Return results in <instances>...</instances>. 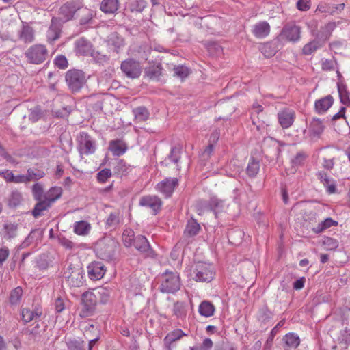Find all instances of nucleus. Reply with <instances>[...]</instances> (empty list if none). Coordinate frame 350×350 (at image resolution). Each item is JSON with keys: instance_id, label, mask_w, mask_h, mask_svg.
<instances>
[{"instance_id": "1", "label": "nucleus", "mask_w": 350, "mask_h": 350, "mask_svg": "<svg viewBox=\"0 0 350 350\" xmlns=\"http://www.w3.org/2000/svg\"><path fill=\"white\" fill-rule=\"evenodd\" d=\"M80 10L81 12L86 16V18H81V23H88L93 16L92 12L88 8H80L79 4L74 1H67L62 5L58 10V16L56 18L59 23H65L72 19L75 13Z\"/></svg>"}, {"instance_id": "2", "label": "nucleus", "mask_w": 350, "mask_h": 350, "mask_svg": "<svg viewBox=\"0 0 350 350\" xmlns=\"http://www.w3.org/2000/svg\"><path fill=\"white\" fill-rule=\"evenodd\" d=\"M27 62L31 64H41L49 57V51L46 46L35 44L30 46L24 53Z\"/></svg>"}, {"instance_id": "3", "label": "nucleus", "mask_w": 350, "mask_h": 350, "mask_svg": "<svg viewBox=\"0 0 350 350\" xmlns=\"http://www.w3.org/2000/svg\"><path fill=\"white\" fill-rule=\"evenodd\" d=\"M64 278L70 287H80L84 282V270L79 263H70L64 272Z\"/></svg>"}, {"instance_id": "4", "label": "nucleus", "mask_w": 350, "mask_h": 350, "mask_svg": "<svg viewBox=\"0 0 350 350\" xmlns=\"http://www.w3.org/2000/svg\"><path fill=\"white\" fill-rule=\"evenodd\" d=\"M160 290L163 293H174L180 288V280L176 271H165L161 276Z\"/></svg>"}, {"instance_id": "5", "label": "nucleus", "mask_w": 350, "mask_h": 350, "mask_svg": "<svg viewBox=\"0 0 350 350\" xmlns=\"http://www.w3.org/2000/svg\"><path fill=\"white\" fill-rule=\"evenodd\" d=\"M116 245L113 239L109 237L103 238L96 242L94 250L98 258L109 260L113 256Z\"/></svg>"}, {"instance_id": "6", "label": "nucleus", "mask_w": 350, "mask_h": 350, "mask_svg": "<svg viewBox=\"0 0 350 350\" xmlns=\"http://www.w3.org/2000/svg\"><path fill=\"white\" fill-rule=\"evenodd\" d=\"M66 81L72 92H79L86 83L85 73L81 70H69L65 76Z\"/></svg>"}, {"instance_id": "7", "label": "nucleus", "mask_w": 350, "mask_h": 350, "mask_svg": "<svg viewBox=\"0 0 350 350\" xmlns=\"http://www.w3.org/2000/svg\"><path fill=\"white\" fill-rule=\"evenodd\" d=\"M191 275L197 282H208L213 279L214 272L210 264L198 262L196 265Z\"/></svg>"}, {"instance_id": "8", "label": "nucleus", "mask_w": 350, "mask_h": 350, "mask_svg": "<svg viewBox=\"0 0 350 350\" xmlns=\"http://www.w3.org/2000/svg\"><path fill=\"white\" fill-rule=\"evenodd\" d=\"M82 309L80 312L81 317H88L93 314L97 304V297L94 292L87 291L82 295Z\"/></svg>"}, {"instance_id": "9", "label": "nucleus", "mask_w": 350, "mask_h": 350, "mask_svg": "<svg viewBox=\"0 0 350 350\" xmlns=\"http://www.w3.org/2000/svg\"><path fill=\"white\" fill-rule=\"evenodd\" d=\"M78 149L81 154H94L96 149V141L87 133L81 132L78 137Z\"/></svg>"}, {"instance_id": "10", "label": "nucleus", "mask_w": 350, "mask_h": 350, "mask_svg": "<svg viewBox=\"0 0 350 350\" xmlns=\"http://www.w3.org/2000/svg\"><path fill=\"white\" fill-rule=\"evenodd\" d=\"M120 68L124 74L131 79L139 78L142 71L140 63L131 58L123 61Z\"/></svg>"}, {"instance_id": "11", "label": "nucleus", "mask_w": 350, "mask_h": 350, "mask_svg": "<svg viewBox=\"0 0 350 350\" xmlns=\"http://www.w3.org/2000/svg\"><path fill=\"white\" fill-rule=\"evenodd\" d=\"M300 33L301 29L299 27L293 24H288L283 27L279 38L282 40L296 42L299 40Z\"/></svg>"}, {"instance_id": "12", "label": "nucleus", "mask_w": 350, "mask_h": 350, "mask_svg": "<svg viewBox=\"0 0 350 350\" xmlns=\"http://www.w3.org/2000/svg\"><path fill=\"white\" fill-rule=\"evenodd\" d=\"M278 118L281 126L283 129H288L293 124L295 113L293 109L286 108L278 112Z\"/></svg>"}, {"instance_id": "13", "label": "nucleus", "mask_w": 350, "mask_h": 350, "mask_svg": "<svg viewBox=\"0 0 350 350\" xmlns=\"http://www.w3.org/2000/svg\"><path fill=\"white\" fill-rule=\"evenodd\" d=\"M106 272L104 265L100 262H92L88 266V273L90 279L98 280L101 279Z\"/></svg>"}, {"instance_id": "14", "label": "nucleus", "mask_w": 350, "mask_h": 350, "mask_svg": "<svg viewBox=\"0 0 350 350\" xmlns=\"http://www.w3.org/2000/svg\"><path fill=\"white\" fill-rule=\"evenodd\" d=\"M178 185V179L176 178H165L163 181L159 183L157 185V190L165 196L170 197L173 193L174 188Z\"/></svg>"}, {"instance_id": "15", "label": "nucleus", "mask_w": 350, "mask_h": 350, "mask_svg": "<svg viewBox=\"0 0 350 350\" xmlns=\"http://www.w3.org/2000/svg\"><path fill=\"white\" fill-rule=\"evenodd\" d=\"M18 39L25 44L32 43L36 40V31L28 24H23L18 33Z\"/></svg>"}, {"instance_id": "16", "label": "nucleus", "mask_w": 350, "mask_h": 350, "mask_svg": "<svg viewBox=\"0 0 350 350\" xmlns=\"http://www.w3.org/2000/svg\"><path fill=\"white\" fill-rule=\"evenodd\" d=\"M139 205L149 207L156 214L161 209L162 202L156 196H146L140 199Z\"/></svg>"}, {"instance_id": "17", "label": "nucleus", "mask_w": 350, "mask_h": 350, "mask_svg": "<svg viewBox=\"0 0 350 350\" xmlns=\"http://www.w3.org/2000/svg\"><path fill=\"white\" fill-rule=\"evenodd\" d=\"M75 51L79 56H89L92 55L93 47L89 41L80 38L75 42Z\"/></svg>"}, {"instance_id": "18", "label": "nucleus", "mask_w": 350, "mask_h": 350, "mask_svg": "<svg viewBox=\"0 0 350 350\" xmlns=\"http://www.w3.org/2000/svg\"><path fill=\"white\" fill-rule=\"evenodd\" d=\"M42 314V310L39 306L33 308H24L21 310V319L26 323L37 320Z\"/></svg>"}, {"instance_id": "19", "label": "nucleus", "mask_w": 350, "mask_h": 350, "mask_svg": "<svg viewBox=\"0 0 350 350\" xmlns=\"http://www.w3.org/2000/svg\"><path fill=\"white\" fill-rule=\"evenodd\" d=\"M270 31L271 27L267 21H260L253 26L252 32L256 38L262 39L268 36Z\"/></svg>"}, {"instance_id": "20", "label": "nucleus", "mask_w": 350, "mask_h": 350, "mask_svg": "<svg viewBox=\"0 0 350 350\" xmlns=\"http://www.w3.org/2000/svg\"><path fill=\"white\" fill-rule=\"evenodd\" d=\"M60 23L56 18H52L51 25L46 31V40L49 43H53L59 39L61 34V29L59 25Z\"/></svg>"}, {"instance_id": "21", "label": "nucleus", "mask_w": 350, "mask_h": 350, "mask_svg": "<svg viewBox=\"0 0 350 350\" xmlns=\"http://www.w3.org/2000/svg\"><path fill=\"white\" fill-rule=\"evenodd\" d=\"M334 98L331 95L317 100L314 103V109L317 113L322 114L326 112L333 105Z\"/></svg>"}, {"instance_id": "22", "label": "nucleus", "mask_w": 350, "mask_h": 350, "mask_svg": "<svg viewBox=\"0 0 350 350\" xmlns=\"http://www.w3.org/2000/svg\"><path fill=\"white\" fill-rule=\"evenodd\" d=\"M318 178L321 183L326 188V191L329 194H333L336 192V181L334 178L329 177L326 173L319 172L317 174Z\"/></svg>"}, {"instance_id": "23", "label": "nucleus", "mask_w": 350, "mask_h": 350, "mask_svg": "<svg viewBox=\"0 0 350 350\" xmlns=\"http://www.w3.org/2000/svg\"><path fill=\"white\" fill-rule=\"evenodd\" d=\"M284 350H295L300 344L299 337L294 333H288L282 338Z\"/></svg>"}, {"instance_id": "24", "label": "nucleus", "mask_w": 350, "mask_h": 350, "mask_svg": "<svg viewBox=\"0 0 350 350\" xmlns=\"http://www.w3.org/2000/svg\"><path fill=\"white\" fill-rule=\"evenodd\" d=\"M185 336H187V334L180 329H176L169 332L163 340L166 349L167 350H172V344Z\"/></svg>"}, {"instance_id": "25", "label": "nucleus", "mask_w": 350, "mask_h": 350, "mask_svg": "<svg viewBox=\"0 0 350 350\" xmlns=\"http://www.w3.org/2000/svg\"><path fill=\"white\" fill-rule=\"evenodd\" d=\"M126 144L121 140H112L109 142V149L114 156H121L127 150Z\"/></svg>"}, {"instance_id": "26", "label": "nucleus", "mask_w": 350, "mask_h": 350, "mask_svg": "<svg viewBox=\"0 0 350 350\" xmlns=\"http://www.w3.org/2000/svg\"><path fill=\"white\" fill-rule=\"evenodd\" d=\"M198 312L202 317H211L215 312V307L211 301H203L199 305Z\"/></svg>"}, {"instance_id": "27", "label": "nucleus", "mask_w": 350, "mask_h": 350, "mask_svg": "<svg viewBox=\"0 0 350 350\" xmlns=\"http://www.w3.org/2000/svg\"><path fill=\"white\" fill-rule=\"evenodd\" d=\"M91 228L92 226L89 222L82 220L74 224L73 231L77 235L86 236L90 233Z\"/></svg>"}, {"instance_id": "28", "label": "nucleus", "mask_w": 350, "mask_h": 350, "mask_svg": "<svg viewBox=\"0 0 350 350\" xmlns=\"http://www.w3.org/2000/svg\"><path fill=\"white\" fill-rule=\"evenodd\" d=\"M119 8L118 0H103L100 10L106 14H114Z\"/></svg>"}, {"instance_id": "29", "label": "nucleus", "mask_w": 350, "mask_h": 350, "mask_svg": "<svg viewBox=\"0 0 350 350\" xmlns=\"http://www.w3.org/2000/svg\"><path fill=\"white\" fill-rule=\"evenodd\" d=\"M37 201L38 202L35 204V206L31 212L33 216L36 218L42 216L44 214V212L47 211L51 206V204L44 199Z\"/></svg>"}, {"instance_id": "30", "label": "nucleus", "mask_w": 350, "mask_h": 350, "mask_svg": "<svg viewBox=\"0 0 350 350\" xmlns=\"http://www.w3.org/2000/svg\"><path fill=\"white\" fill-rule=\"evenodd\" d=\"M62 193V189L59 187H51L47 192L44 195V199L47 200L49 204H52L58 198H60Z\"/></svg>"}, {"instance_id": "31", "label": "nucleus", "mask_w": 350, "mask_h": 350, "mask_svg": "<svg viewBox=\"0 0 350 350\" xmlns=\"http://www.w3.org/2000/svg\"><path fill=\"white\" fill-rule=\"evenodd\" d=\"M200 228V224L192 219L188 221L184 233L187 237H193L199 232Z\"/></svg>"}, {"instance_id": "32", "label": "nucleus", "mask_w": 350, "mask_h": 350, "mask_svg": "<svg viewBox=\"0 0 350 350\" xmlns=\"http://www.w3.org/2000/svg\"><path fill=\"white\" fill-rule=\"evenodd\" d=\"M133 245L142 252H147L150 247L149 243L144 236L137 237L133 241Z\"/></svg>"}, {"instance_id": "33", "label": "nucleus", "mask_w": 350, "mask_h": 350, "mask_svg": "<svg viewBox=\"0 0 350 350\" xmlns=\"http://www.w3.org/2000/svg\"><path fill=\"white\" fill-rule=\"evenodd\" d=\"M161 66L160 65H152L146 68V75L152 80H157L161 75Z\"/></svg>"}, {"instance_id": "34", "label": "nucleus", "mask_w": 350, "mask_h": 350, "mask_svg": "<svg viewBox=\"0 0 350 350\" xmlns=\"http://www.w3.org/2000/svg\"><path fill=\"white\" fill-rule=\"evenodd\" d=\"M337 225L338 222L336 221H334L332 218L328 217L319 224L316 227H314L312 230L315 233H320L332 226H335Z\"/></svg>"}, {"instance_id": "35", "label": "nucleus", "mask_w": 350, "mask_h": 350, "mask_svg": "<svg viewBox=\"0 0 350 350\" xmlns=\"http://www.w3.org/2000/svg\"><path fill=\"white\" fill-rule=\"evenodd\" d=\"M260 170L259 161H256L254 158H250L247 167L246 168L247 174L250 177H254L257 175Z\"/></svg>"}, {"instance_id": "36", "label": "nucleus", "mask_w": 350, "mask_h": 350, "mask_svg": "<svg viewBox=\"0 0 350 350\" xmlns=\"http://www.w3.org/2000/svg\"><path fill=\"white\" fill-rule=\"evenodd\" d=\"M135 118L137 122H145L149 118V111L144 107H139L133 110Z\"/></svg>"}, {"instance_id": "37", "label": "nucleus", "mask_w": 350, "mask_h": 350, "mask_svg": "<svg viewBox=\"0 0 350 350\" xmlns=\"http://www.w3.org/2000/svg\"><path fill=\"white\" fill-rule=\"evenodd\" d=\"M309 130L313 135H319L324 130L322 121L319 119H313L310 124Z\"/></svg>"}, {"instance_id": "38", "label": "nucleus", "mask_w": 350, "mask_h": 350, "mask_svg": "<svg viewBox=\"0 0 350 350\" xmlns=\"http://www.w3.org/2000/svg\"><path fill=\"white\" fill-rule=\"evenodd\" d=\"M134 231L131 228L125 229L122 234V240L126 247H131L133 245L134 238Z\"/></svg>"}, {"instance_id": "39", "label": "nucleus", "mask_w": 350, "mask_h": 350, "mask_svg": "<svg viewBox=\"0 0 350 350\" xmlns=\"http://www.w3.org/2000/svg\"><path fill=\"white\" fill-rule=\"evenodd\" d=\"M22 201V194L18 191H13L8 199V206L10 207L15 208L19 206Z\"/></svg>"}, {"instance_id": "40", "label": "nucleus", "mask_w": 350, "mask_h": 350, "mask_svg": "<svg viewBox=\"0 0 350 350\" xmlns=\"http://www.w3.org/2000/svg\"><path fill=\"white\" fill-rule=\"evenodd\" d=\"M320 47L321 44H319V42L314 40L304 46L302 49V53L304 55H308L314 53Z\"/></svg>"}, {"instance_id": "41", "label": "nucleus", "mask_w": 350, "mask_h": 350, "mask_svg": "<svg viewBox=\"0 0 350 350\" xmlns=\"http://www.w3.org/2000/svg\"><path fill=\"white\" fill-rule=\"evenodd\" d=\"M144 0H133L129 3V10L131 12H141L146 7Z\"/></svg>"}, {"instance_id": "42", "label": "nucleus", "mask_w": 350, "mask_h": 350, "mask_svg": "<svg viewBox=\"0 0 350 350\" xmlns=\"http://www.w3.org/2000/svg\"><path fill=\"white\" fill-rule=\"evenodd\" d=\"M308 155L304 152H298L292 159L291 164L293 167H298L304 164Z\"/></svg>"}, {"instance_id": "43", "label": "nucleus", "mask_w": 350, "mask_h": 350, "mask_svg": "<svg viewBox=\"0 0 350 350\" xmlns=\"http://www.w3.org/2000/svg\"><path fill=\"white\" fill-rule=\"evenodd\" d=\"M23 295V289L21 287H16L13 289L10 295V301L12 304H17L20 301Z\"/></svg>"}, {"instance_id": "44", "label": "nucleus", "mask_w": 350, "mask_h": 350, "mask_svg": "<svg viewBox=\"0 0 350 350\" xmlns=\"http://www.w3.org/2000/svg\"><path fill=\"white\" fill-rule=\"evenodd\" d=\"M174 76L180 78L182 81L187 78L189 75V70L188 68L184 66H177L174 67Z\"/></svg>"}, {"instance_id": "45", "label": "nucleus", "mask_w": 350, "mask_h": 350, "mask_svg": "<svg viewBox=\"0 0 350 350\" xmlns=\"http://www.w3.org/2000/svg\"><path fill=\"white\" fill-rule=\"evenodd\" d=\"M32 193L36 200L44 199L43 187L40 183H36L32 186Z\"/></svg>"}, {"instance_id": "46", "label": "nucleus", "mask_w": 350, "mask_h": 350, "mask_svg": "<svg viewBox=\"0 0 350 350\" xmlns=\"http://www.w3.org/2000/svg\"><path fill=\"white\" fill-rule=\"evenodd\" d=\"M323 245L326 250H334L338 247V242L333 238L325 237L323 241Z\"/></svg>"}, {"instance_id": "47", "label": "nucleus", "mask_w": 350, "mask_h": 350, "mask_svg": "<svg viewBox=\"0 0 350 350\" xmlns=\"http://www.w3.org/2000/svg\"><path fill=\"white\" fill-rule=\"evenodd\" d=\"M44 172L40 170H38L36 172H34L32 169L27 170V178L28 179V183L32 180H38L44 176Z\"/></svg>"}, {"instance_id": "48", "label": "nucleus", "mask_w": 350, "mask_h": 350, "mask_svg": "<svg viewBox=\"0 0 350 350\" xmlns=\"http://www.w3.org/2000/svg\"><path fill=\"white\" fill-rule=\"evenodd\" d=\"M111 176L110 169H103L97 174V180L100 183H105Z\"/></svg>"}, {"instance_id": "49", "label": "nucleus", "mask_w": 350, "mask_h": 350, "mask_svg": "<svg viewBox=\"0 0 350 350\" xmlns=\"http://www.w3.org/2000/svg\"><path fill=\"white\" fill-rule=\"evenodd\" d=\"M213 346V341L210 338H206L200 347H191L190 350H211Z\"/></svg>"}, {"instance_id": "50", "label": "nucleus", "mask_w": 350, "mask_h": 350, "mask_svg": "<svg viewBox=\"0 0 350 350\" xmlns=\"http://www.w3.org/2000/svg\"><path fill=\"white\" fill-rule=\"evenodd\" d=\"M55 65L60 69H65L68 67V60L64 55H58L54 59Z\"/></svg>"}, {"instance_id": "51", "label": "nucleus", "mask_w": 350, "mask_h": 350, "mask_svg": "<svg viewBox=\"0 0 350 350\" xmlns=\"http://www.w3.org/2000/svg\"><path fill=\"white\" fill-rule=\"evenodd\" d=\"M131 166L128 165L124 160H120L116 167L117 172L119 174H124L129 169Z\"/></svg>"}, {"instance_id": "52", "label": "nucleus", "mask_w": 350, "mask_h": 350, "mask_svg": "<svg viewBox=\"0 0 350 350\" xmlns=\"http://www.w3.org/2000/svg\"><path fill=\"white\" fill-rule=\"evenodd\" d=\"M261 52L266 57H273L275 53V50L271 49V46L269 43H266L262 45L261 47Z\"/></svg>"}, {"instance_id": "53", "label": "nucleus", "mask_w": 350, "mask_h": 350, "mask_svg": "<svg viewBox=\"0 0 350 350\" xmlns=\"http://www.w3.org/2000/svg\"><path fill=\"white\" fill-rule=\"evenodd\" d=\"M336 62L333 59H325L322 62L321 68L325 71L334 70Z\"/></svg>"}, {"instance_id": "54", "label": "nucleus", "mask_w": 350, "mask_h": 350, "mask_svg": "<svg viewBox=\"0 0 350 350\" xmlns=\"http://www.w3.org/2000/svg\"><path fill=\"white\" fill-rule=\"evenodd\" d=\"M120 217L117 213H111L107 219V224L109 226H115L119 224Z\"/></svg>"}, {"instance_id": "55", "label": "nucleus", "mask_w": 350, "mask_h": 350, "mask_svg": "<svg viewBox=\"0 0 350 350\" xmlns=\"http://www.w3.org/2000/svg\"><path fill=\"white\" fill-rule=\"evenodd\" d=\"M336 24L335 22H329L327 23L323 28V33L325 34V39L328 38L331 32L336 28Z\"/></svg>"}, {"instance_id": "56", "label": "nucleus", "mask_w": 350, "mask_h": 350, "mask_svg": "<svg viewBox=\"0 0 350 350\" xmlns=\"http://www.w3.org/2000/svg\"><path fill=\"white\" fill-rule=\"evenodd\" d=\"M10 255V250L8 247L3 246L0 248V264H3L7 260Z\"/></svg>"}, {"instance_id": "57", "label": "nucleus", "mask_w": 350, "mask_h": 350, "mask_svg": "<svg viewBox=\"0 0 350 350\" xmlns=\"http://www.w3.org/2000/svg\"><path fill=\"white\" fill-rule=\"evenodd\" d=\"M316 12L329 14L334 13V8H332L331 5L327 4H319L317 8Z\"/></svg>"}, {"instance_id": "58", "label": "nucleus", "mask_w": 350, "mask_h": 350, "mask_svg": "<svg viewBox=\"0 0 350 350\" xmlns=\"http://www.w3.org/2000/svg\"><path fill=\"white\" fill-rule=\"evenodd\" d=\"M297 8L302 11L308 10L310 7V0H299L297 3Z\"/></svg>"}, {"instance_id": "59", "label": "nucleus", "mask_w": 350, "mask_h": 350, "mask_svg": "<svg viewBox=\"0 0 350 350\" xmlns=\"http://www.w3.org/2000/svg\"><path fill=\"white\" fill-rule=\"evenodd\" d=\"M65 308L64 301L60 297L55 299V309L57 312H62Z\"/></svg>"}, {"instance_id": "60", "label": "nucleus", "mask_w": 350, "mask_h": 350, "mask_svg": "<svg viewBox=\"0 0 350 350\" xmlns=\"http://www.w3.org/2000/svg\"><path fill=\"white\" fill-rule=\"evenodd\" d=\"M0 175L2 176L7 182L12 183L14 174L12 171L5 170L0 172Z\"/></svg>"}, {"instance_id": "61", "label": "nucleus", "mask_w": 350, "mask_h": 350, "mask_svg": "<svg viewBox=\"0 0 350 350\" xmlns=\"http://www.w3.org/2000/svg\"><path fill=\"white\" fill-rule=\"evenodd\" d=\"M12 183H27L28 179L27 175H14Z\"/></svg>"}, {"instance_id": "62", "label": "nucleus", "mask_w": 350, "mask_h": 350, "mask_svg": "<svg viewBox=\"0 0 350 350\" xmlns=\"http://www.w3.org/2000/svg\"><path fill=\"white\" fill-rule=\"evenodd\" d=\"M60 244L66 249H72L74 247V243L66 238L61 239Z\"/></svg>"}, {"instance_id": "63", "label": "nucleus", "mask_w": 350, "mask_h": 350, "mask_svg": "<svg viewBox=\"0 0 350 350\" xmlns=\"http://www.w3.org/2000/svg\"><path fill=\"white\" fill-rule=\"evenodd\" d=\"M215 145V144L209 143V144L204 149L203 154L204 156H206L208 158H209L212 155V154L214 151Z\"/></svg>"}, {"instance_id": "64", "label": "nucleus", "mask_w": 350, "mask_h": 350, "mask_svg": "<svg viewBox=\"0 0 350 350\" xmlns=\"http://www.w3.org/2000/svg\"><path fill=\"white\" fill-rule=\"evenodd\" d=\"M220 134L217 131H213L210 135L209 143L216 144L219 139Z\"/></svg>"}]
</instances>
